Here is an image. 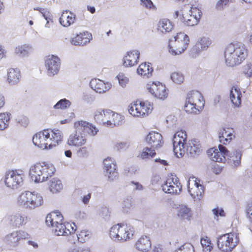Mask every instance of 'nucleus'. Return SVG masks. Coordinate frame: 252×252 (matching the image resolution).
Returning <instances> with one entry per match:
<instances>
[{"mask_svg": "<svg viewBox=\"0 0 252 252\" xmlns=\"http://www.w3.org/2000/svg\"><path fill=\"white\" fill-rule=\"evenodd\" d=\"M248 50L244 45L230 43L224 50L223 56L226 65L233 67L240 64L246 59Z\"/></svg>", "mask_w": 252, "mask_h": 252, "instance_id": "obj_3", "label": "nucleus"}, {"mask_svg": "<svg viewBox=\"0 0 252 252\" xmlns=\"http://www.w3.org/2000/svg\"><path fill=\"white\" fill-rule=\"evenodd\" d=\"M45 65L50 75L56 74L60 69V59L56 56L49 55L45 59Z\"/></svg>", "mask_w": 252, "mask_h": 252, "instance_id": "obj_15", "label": "nucleus"}, {"mask_svg": "<svg viewBox=\"0 0 252 252\" xmlns=\"http://www.w3.org/2000/svg\"><path fill=\"white\" fill-rule=\"evenodd\" d=\"M49 189L53 193H56L62 190L63 185L61 181L54 179L50 182Z\"/></svg>", "mask_w": 252, "mask_h": 252, "instance_id": "obj_39", "label": "nucleus"}, {"mask_svg": "<svg viewBox=\"0 0 252 252\" xmlns=\"http://www.w3.org/2000/svg\"><path fill=\"white\" fill-rule=\"evenodd\" d=\"M32 51V49L29 46H21L16 47L15 53L16 55L19 57H24L28 55Z\"/></svg>", "mask_w": 252, "mask_h": 252, "instance_id": "obj_41", "label": "nucleus"}, {"mask_svg": "<svg viewBox=\"0 0 252 252\" xmlns=\"http://www.w3.org/2000/svg\"><path fill=\"white\" fill-rule=\"evenodd\" d=\"M240 238L239 234L231 232L219 236L218 238V248L223 252H231L239 244Z\"/></svg>", "mask_w": 252, "mask_h": 252, "instance_id": "obj_6", "label": "nucleus"}, {"mask_svg": "<svg viewBox=\"0 0 252 252\" xmlns=\"http://www.w3.org/2000/svg\"><path fill=\"white\" fill-rule=\"evenodd\" d=\"M111 114V110L109 109H99L96 110L94 115L95 122L100 125H108L109 117Z\"/></svg>", "mask_w": 252, "mask_h": 252, "instance_id": "obj_26", "label": "nucleus"}, {"mask_svg": "<svg viewBox=\"0 0 252 252\" xmlns=\"http://www.w3.org/2000/svg\"><path fill=\"white\" fill-rule=\"evenodd\" d=\"M174 27V24L169 19L162 18L158 23L157 30L162 33H167L172 31Z\"/></svg>", "mask_w": 252, "mask_h": 252, "instance_id": "obj_31", "label": "nucleus"}, {"mask_svg": "<svg viewBox=\"0 0 252 252\" xmlns=\"http://www.w3.org/2000/svg\"><path fill=\"white\" fill-rule=\"evenodd\" d=\"M211 44V41L209 38L203 37L197 41L195 46L198 51H202L206 50Z\"/></svg>", "mask_w": 252, "mask_h": 252, "instance_id": "obj_36", "label": "nucleus"}, {"mask_svg": "<svg viewBox=\"0 0 252 252\" xmlns=\"http://www.w3.org/2000/svg\"><path fill=\"white\" fill-rule=\"evenodd\" d=\"M18 122L22 126H27L29 125L30 121L27 117L22 116L19 119Z\"/></svg>", "mask_w": 252, "mask_h": 252, "instance_id": "obj_60", "label": "nucleus"}, {"mask_svg": "<svg viewBox=\"0 0 252 252\" xmlns=\"http://www.w3.org/2000/svg\"><path fill=\"white\" fill-rule=\"evenodd\" d=\"M26 217L22 216L20 214H16L10 217L9 223L13 227H19L26 223Z\"/></svg>", "mask_w": 252, "mask_h": 252, "instance_id": "obj_35", "label": "nucleus"}, {"mask_svg": "<svg viewBox=\"0 0 252 252\" xmlns=\"http://www.w3.org/2000/svg\"><path fill=\"white\" fill-rule=\"evenodd\" d=\"M78 154L81 157L87 156L89 154V148L86 146L80 147L78 150Z\"/></svg>", "mask_w": 252, "mask_h": 252, "instance_id": "obj_59", "label": "nucleus"}, {"mask_svg": "<svg viewBox=\"0 0 252 252\" xmlns=\"http://www.w3.org/2000/svg\"><path fill=\"white\" fill-rule=\"evenodd\" d=\"M117 78L120 85L122 87H125L129 82L128 78L123 73H119L117 76Z\"/></svg>", "mask_w": 252, "mask_h": 252, "instance_id": "obj_51", "label": "nucleus"}, {"mask_svg": "<svg viewBox=\"0 0 252 252\" xmlns=\"http://www.w3.org/2000/svg\"><path fill=\"white\" fill-rule=\"evenodd\" d=\"M186 98L189 100V102L193 103L197 109L202 111L204 108L205 100L200 92L196 91H190L187 94Z\"/></svg>", "mask_w": 252, "mask_h": 252, "instance_id": "obj_21", "label": "nucleus"}, {"mask_svg": "<svg viewBox=\"0 0 252 252\" xmlns=\"http://www.w3.org/2000/svg\"><path fill=\"white\" fill-rule=\"evenodd\" d=\"M189 42V36L184 33H178L174 39L170 40L169 51L175 55L183 53L188 48Z\"/></svg>", "mask_w": 252, "mask_h": 252, "instance_id": "obj_8", "label": "nucleus"}, {"mask_svg": "<svg viewBox=\"0 0 252 252\" xmlns=\"http://www.w3.org/2000/svg\"><path fill=\"white\" fill-rule=\"evenodd\" d=\"M9 120L10 115L8 113H0V130H3L8 126Z\"/></svg>", "mask_w": 252, "mask_h": 252, "instance_id": "obj_43", "label": "nucleus"}, {"mask_svg": "<svg viewBox=\"0 0 252 252\" xmlns=\"http://www.w3.org/2000/svg\"><path fill=\"white\" fill-rule=\"evenodd\" d=\"M23 173L22 170L9 171L6 174L4 182L7 187L14 188L23 182Z\"/></svg>", "mask_w": 252, "mask_h": 252, "instance_id": "obj_14", "label": "nucleus"}, {"mask_svg": "<svg viewBox=\"0 0 252 252\" xmlns=\"http://www.w3.org/2000/svg\"><path fill=\"white\" fill-rule=\"evenodd\" d=\"M75 15L68 10L64 11L60 18V22L63 27H68L75 21Z\"/></svg>", "mask_w": 252, "mask_h": 252, "instance_id": "obj_33", "label": "nucleus"}, {"mask_svg": "<svg viewBox=\"0 0 252 252\" xmlns=\"http://www.w3.org/2000/svg\"><path fill=\"white\" fill-rule=\"evenodd\" d=\"M104 168L108 174L110 180L115 179L118 175L116 162L111 158H107L103 160Z\"/></svg>", "mask_w": 252, "mask_h": 252, "instance_id": "obj_19", "label": "nucleus"}, {"mask_svg": "<svg viewBox=\"0 0 252 252\" xmlns=\"http://www.w3.org/2000/svg\"><path fill=\"white\" fill-rule=\"evenodd\" d=\"M6 51L1 45L0 44V60L6 57Z\"/></svg>", "mask_w": 252, "mask_h": 252, "instance_id": "obj_61", "label": "nucleus"}, {"mask_svg": "<svg viewBox=\"0 0 252 252\" xmlns=\"http://www.w3.org/2000/svg\"><path fill=\"white\" fill-rule=\"evenodd\" d=\"M218 148L219 149L214 147L209 149L207 152V155L214 161L224 162L229 155V151L221 144H220Z\"/></svg>", "mask_w": 252, "mask_h": 252, "instance_id": "obj_12", "label": "nucleus"}, {"mask_svg": "<svg viewBox=\"0 0 252 252\" xmlns=\"http://www.w3.org/2000/svg\"><path fill=\"white\" fill-rule=\"evenodd\" d=\"M134 229L126 223H118L111 227L109 235L115 241L125 242L130 239L133 235Z\"/></svg>", "mask_w": 252, "mask_h": 252, "instance_id": "obj_5", "label": "nucleus"}, {"mask_svg": "<svg viewBox=\"0 0 252 252\" xmlns=\"http://www.w3.org/2000/svg\"><path fill=\"white\" fill-rule=\"evenodd\" d=\"M55 172V168L52 164L45 162H38L32 165L29 174L35 182L39 183L47 180Z\"/></svg>", "mask_w": 252, "mask_h": 252, "instance_id": "obj_4", "label": "nucleus"}, {"mask_svg": "<svg viewBox=\"0 0 252 252\" xmlns=\"http://www.w3.org/2000/svg\"><path fill=\"white\" fill-rule=\"evenodd\" d=\"M75 129V132L69 135L67 140V144L70 146L82 147L87 143V139L85 134L82 133V130Z\"/></svg>", "mask_w": 252, "mask_h": 252, "instance_id": "obj_16", "label": "nucleus"}, {"mask_svg": "<svg viewBox=\"0 0 252 252\" xmlns=\"http://www.w3.org/2000/svg\"><path fill=\"white\" fill-rule=\"evenodd\" d=\"M231 1L232 0H220L216 4V8L218 10H221Z\"/></svg>", "mask_w": 252, "mask_h": 252, "instance_id": "obj_55", "label": "nucleus"}, {"mask_svg": "<svg viewBox=\"0 0 252 252\" xmlns=\"http://www.w3.org/2000/svg\"><path fill=\"white\" fill-rule=\"evenodd\" d=\"M63 221V217L58 211H52L49 213L46 218V223L52 227Z\"/></svg>", "mask_w": 252, "mask_h": 252, "instance_id": "obj_25", "label": "nucleus"}, {"mask_svg": "<svg viewBox=\"0 0 252 252\" xmlns=\"http://www.w3.org/2000/svg\"><path fill=\"white\" fill-rule=\"evenodd\" d=\"M235 137L234 130L231 127H223L219 130V141L223 145L229 144Z\"/></svg>", "mask_w": 252, "mask_h": 252, "instance_id": "obj_20", "label": "nucleus"}, {"mask_svg": "<svg viewBox=\"0 0 252 252\" xmlns=\"http://www.w3.org/2000/svg\"><path fill=\"white\" fill-rule=\"evenodd\" d=\"M140 3L145 8L149 9H156V7L151 0H140Z\"/></svg>", "mask_w": 252, "mask_h": 252, "instance_id": "obj_53", "label": "nucleus"}, {"mask_svg": "<svg viewBox=\"0 0 252 252\" xmlns=\"http://www.w3.org/2000/svg\"><path fill=\"white\" fill-rule=\"evenodd\" d=\"M156 155V152L154 149H152L151 148H145L140 153L139 157L142 159H146L152 158Z\"/></svg>", "mask_w": 252, "mask_h": 252, "instance_id": "obj_40", "label": "nucleus"}, {"mask_svg": "<svg viewBox=\"0 0 252 252\" xmlns=\"http://www.w3.org/2000/svg\"><path fill=\"white\" fill-rule=\"evenodd\" d=\"M146 89L154 97L160 99H165L168 96L166 86L158 81L150 82L146 85Z\"/></svg>", "mask_w": 252, "mask_h": 252, "instance_id": "obj_10", "label": "nucleus"}, {"mask_svg": "<svg viewBox=\"0 0 252 252\" xmlns=\"http://www.w3.org/2000/svg\"><path fill=\"white\" fill-rule=\"evenodd\" d=\"M187 141V135L185 131H177L173 138V150L177 157H182L185 154H195L199 148L192 141Z\"/></svg>", "mask_w": 252, "mask_h": 252, "instance_id": "obj_2", "label": "nucleus"}, {"mask_svg": "<svg viewBox=\"0 0 252 252\" xmlns=\"http://www.w3.org/2000/svg\"><path fill=\"white\" fill-rule=\"evenodd\" d=\"M162 190L167 193L179 194L182 190V185L179 179L174 175L169 176L162 185Z\"/></svg>", "mask_w": 252, "mask_h": 252, "instance_id": "obj_11", "label": "nucleus"}, {"mask_svg": "<svg viewBox=\"0 0 252 252\" xmlns=\"http://www.w3.org/2000/svg\"><path fill=\"white\" fill-rule=\"evenodd\" d=\"M190 14L194 16L199 21L202 15L201 11L196 7L191 6L190 9Z\"/></svg>", "mask_w": 252, "mask_h": 252, "instance_id": "obj_52", "label": "nucleus"}, {"mask_svg": "<svg viewBox=\"0 0 252 252\" xmlns=\"http://www.w3.org/2000/svg\"><path fill=\"white\" fill-rule=\"evenodd\" d=\"M247 216L250 220L252 219V208L250 207L247 210Z\"/></svg>", "mask_w": 252, "mask_h": 252, "instance_id": "obj_64", "label": "nucleus"}, {"mask_svg": "<svg viewBox=\"0 0 252 252\" xmlns=\"http://www.w3.org/2000/svg\"><path fill=\"white\" fill-rule=\"evenodd\" d=\"M186 22V26H193L196 25L199 23V21L191 14H189V19Z\"/></svg>", "mask_w": 252, "mask_h": 252, "instance_id": "obj_54", "label": "nucleus"}, {"mask_svg": "<svg viewBox=\"0 0 252 252\" xmlns=\"http://www.w3.org/2000/svg\"><path fill=\"white\" fill-rule=\"evenodd\" d=\"M40 12L42 14L43 17L47 20L46 24V27H50V23H53V20L52 19V14L46 8L40 9Z\"/></svg>", "mask_w": 252, "mask_h": 252, "instance_id": "obj_48", "label": "nucleus"}, {"mask_svg": "<svg viewBox=\"0 0 252 252\" xmlns=\"http://www.w3.org/2000/svg\"><path fill=\"white\" fill-rule=\"evenodd\" d=\"M200 243L202 247L203 252H210L213 249V244L211 241L207 237L201 238Z\"/></svg>", "mask_w": 252, "mask_h": 252, "instance_id": "obj_45", "label": "nucleus"}, {"mask_svg": "<svg viewBox=\"0 0 252 252\" xmlns=\"http://www.w3.org/2000/svg\"><path fill=\"white\" fill-rule=\"evenodd\" d=\"M180 252H194L193 247L190 244H185L180 247Z\"/></svg>", "mask_w": 252, "mask_h": 252, "instance_id": "obj_58", "label": "nucleus"}, {"mask_svg": "<svg viewBox=\"0 0 252 252\" xmlns=\"http://www.w3.org/2000/svg\"><path fill=\"white\" fill-rule=\"evenodd\" d=\"M92 39V34L88 32H80L71 39L72 44L76 46H84Z\"/></svg>", "mask_w": 252, "mask_h": 252, "instance_id": "obj_24", "label": "nucleus"}, {"mask_svg": "<svg viewBox=\"0 0 252 252\" xmlns=\"http://www.w3.org/2000/svg\"><path fill=\"white\" fill-rule=\"evenodd\" d=\"M63 139L62 131L58 128H47L36 132L32 137L33 144L43 150L52 149Z\"/></svg>", "mask_w": 252, "mask_h": 252, "instance_id": "obj_1", "label": "nucleus"}, {"mask_svg": "<svg viewBox=\"0 0 252 252\" xmlns=\"http://www.w3.org/2000/svg\"><path fill=\"white\" fill-rule=\"evenodd\" d=\"M91 195L90 193H89L87 195L84 196L83 198V202L85 204H87L89 202V201L91 198Z\"/></svg>", "mask_w": 252, "mask_h": 252, "instance_id": "obj_63", "label": "nucleus"}, {"mask_svg": "<svg viewBox=\"0 0 252 252\" xmlns=\"http://www.w3.org/2000/svg\"><path fill=\"white\" fill-rule=\"evenodd\" d=\"M171 79L175 83L181 84L183 83L185 80L183 74L180 72H174L171 74Z\"/></svg>", "mask_w": 252, "mask_h": 252, "instance_id": "obj_47", "label": "nucleus"}, {"mask_svg": "<svg viewBox=\"0 0 252 252\" xmlns=\"http://www.w3.org/2000/svg\"><path fill=\"white\" fill-rule=\"evenodd\" d=\"M187 186L189 192L193 197H200L204 193V188L200 179L194 176L189 177Z\"/></svg>", "mask_w": 252, "mask_h": 252, "instance_id": "obj_13", "label": "nucleus"}, {"mask_svg": "<svg viewBox=\"0 0 252 252\" xmlns=\"http://www.w3.org/2000/svg\"><path fill=\"white\" fill-rule=\"evenodd\" d=\"M5 105V98L4 96L0 94V110Z\"/></svg>", "mask_w": 252, "mask_h": 252, "instance_id": "obj_62", "label": "nucleus"}, {"mask_svg": "<svg viewBox=\"0 0 252 252\" xmlns=\"http://www.w3.org/2000/svg\"><path fill=\"white\" fill-rule=\"evenodd\" d=\"M52 228L53 231L57 236L68 235L74 231L70 224L63 222L55 225Z\"/></svg>", "mask_w": 252, "mask_h": 252, "instance_id": "obj_28", "label": "nucleus"}, {"mask_svg": "<svg viewBox=\"0 0 252 252\" xmlns=\"http://www.w3.org/2000/svg\"><path fill=\"white\" fill-rule=\"evenodd\" d=\"M140 52L137 50H130L123 58V64L126 67H132L137 64L139 59Z\"/></svg>", "mask_w": 252, "mask_h": 252, "instance_id": "obj_22", "label": "nucleus"}, {"mask_svg": "<svg viewBox=\"0 0 252 252\" xmlns=\"http://www.w3.org/2000/svg\"><path fill=\"white\" fill-rule=\"evenodd\" d=\"M77 239L79 242L83 243L88 241L91 237L90 231L87 230H81L77 234Z\"/></svg>", "mask_w": 252, "mask_h": 252, "instance_id": "obj_44", "label": "nucleus"}, {"mask_svg": "<svg viewBox=\"0 0 252 252\" xmlns=\"http://www.w3.org/2000/svg\"><path fill=\"white\" fill-rule=\"evenodd\" d=\"M146 140L148 144L154 149L160 148L163 144L161 134L155 131L149 132L146 138Z\"/></svg>", "mask_w": 252, "mask_h": 252, "instance_id": "obj_18", "label": "nucleus"}, {"mask_svg": "<svg viewBox=\"0 0 252 252\" xmlns=\"http://www.w3.org/2000/svg\"><path fill=\"white\" fill-rule=\"evenodd\" d=\"M242 73L247 77H252V63H248L242 67Z\"/></svg>", "mask_w": 252, "mask_h": 252, "instance_id": "obj_49", "label": "nucleus"}, {"mask_svg": "<svg viewBox=\"0 0 252 252\" xmlns=\"http://www.w3.org/2000/svg\"><path fill=\"white\" fill-rule=\"evenodd\" d=\"M129 147V144L126 142H118L115 145L114 148L117 151L126 150Z\"/></svg>", "mask_w": 252, "mask_h": 252, "instance_id": "obj_56", "label": "nucleus"}, {"mask_svg": "<svg viewBox=\"0 0 252 252\" xmlns=\"http://www.w3.org/2000/svg\"><path fill=\"white\" fill-rule=\"evenodd\" d=\"M42 197L37 193L25 191L21 193L18 199V203L25 207L34 208L43 203Z\"/></svg>", "mask_w": 252, "mask_h": 252, "instance_id": "obj_9", "label": "nucleus"}, {"mask_svg": "<svg viewBox=\"0 0 252 252\" xmlns=\"http://www.w3.org/2000/svg\"><path fill=\"white\" fill-rule=\"evenodd\" d=\"M175 18H178V20L186 26L187 21L189 19V14L185 12L183 9L180 11H176L174 14Z\"/></svg>", "mask_w": 252, "mask_h": 252, "instance_id": "obj_46", "label": "nucleus"}, {"mask_svg": "<svg viewBox=\"0 0 252 252\" xmlns=\"http://www.w3.org/2000/svg\"><path fill=\"white\" fill-rule=\"evenodd\" d=\"M177 215L182 220H190L192 216L191 209L184 205H180L177 207Z\"/></svg>", "mask_w": 252, "mask_h": 252, "instance_id": "obj_30", "label": "nucleus"}, {"mask_svg": "<svg viewBox=\"0 0 252 252\" xmlns=\"http://www.w3.org/2000/svg\"><path fill=\"white\" fill-rule=\"evenodd\" d=\"M70 105V102L69 100L66 99H63L58 101L54 106L55 109H64L68 107Z\"/></svg>", "mask_w": 252, "mask_h": 252, "instance_id": "obj_50", "label": "nucleus"}, {"mask_svg": "<svg viewBox=\"0 0 252 252\" xmlns=\"http://www.w3.org/2000/svg\"><path fill=\"white\" fill-rule=\"evenodd\" d=\"M228 158L232 165L234 167L238 166L241 163V153L239 151H235Z\"/></svg>", "mask_w": 252, "mask_h": 252, "instance_id": "obj_38", "label": "nucleus"}, {"mask_svg": "<svg viewBox=\"0 0 252 252\" xmlns=\"http://www.w3.org/2000/svg\"><path fill=\"white\" fill-rule=\"evenodd\" d=\"M184 109L189 114H197L201 111L200 109H197L193 103L189 102V100L187 98L186 99Z\"/></svg>", "mask_w": 252, "mask_h": 252, "instance_id": "obj_37", "label": "nucleus"}, {"mask_svg": "<svg viewBox=\"0 0 252 252\" xmlns=\"http://www.w3.org/2000/svg\"><path fill=\"white\" fill-rule=\"evenodd\" d=\"M74 127L83 132H86L89 135L95 136L98 132V129L92 124L84 121H78L74 123Z\"/></svg>", "mask_w": 252, "mask_h": 252, "instance_id": "obj_17", "label": "nucleus"}, {"mask_svg": "<svg viewBox=\"0 0 252 252\" xmlns=\"http://www.w3.org/2000/svg\"><path fill=\"white\" fill-rule=\"evenodd\" d=\"M212 212L214 215L218 217H224L225 216V213L223 210V209L221 208H219L218 207L213 209L212 210Z\"/></svg>", "mask_w": 252, "mask_h": 252, "instance_id": "obj_57", "label": "nucleus"}, {"mask_svg": "<svg viewBox=\"0 0 252 252\" xmlns=\"http://www.w3.org/2000/svg\"><path fill=\"white\" fill-rule=\"evenodd\" d=\"M92 89L98 93H103L109 90L111 88V84L108 82H104L98 79H93L90 83Z\"/></svg>", "mask_w": 252, "mask_h": 252, "instance_id": "obj_23", "label": "nucleus"}, {"mask_svg": "<svg viewBox=\"0 0 252 252\" xmlns=\"http://www.w3.org/2000/svg\"><path fill=\"white\" fill-rule=\"evenodd\" d=\"M136 247L141 252L149 251L151 248V243L149 238L146 236L141 237L136 243Z\"/></svg>", "mask_w": 252, "mask_h": 252, "instance_id": "obj_34", "label": "nucleus"}, {"mask_svg": "<svg viewBox=\"0 0 252 252\" xmlns=\"http://www.w3.org/2000/svg\"><path fill=\"white\" fill-rule=\"evenodd\" d=\"M154 69L150 63H142L137 68V73L144 78H149L153 74Z\"/></svg>", "mask_w": 252, "mask_h": 252, "instance_id": "obj_29", "label": "nucleus"}, {"mask_svg": "<svg viewBox=\"0 0 252 252\" xmlns=\"http://www.w3.org/2000/svg\"><path fill=\"white\" fill-rule=\"evenodd\" d=\"M153 109V104L148 101L137 100L129 105L128 110L131 115L143 118L148 116Z\"/></svg>", "mask_w": 252, "mask_h": 252, "instance_id": "obj_7", "label": "nucleus"}, {"mask_svg": "<svg viewBox=\"0 0 252 252\" xmlns=\"http://www.w3.org/2000/svg\"><path fill=\"white\" fill-rule=\"evenodd\" d=\"M123 120L122 116L117 113L111 111L109 117V125H114L115 126L119 125Z\"/></svg>", "mask_w": 252, "mask_h": 252, "instance_id": "obj_42", "label": "nucleus"}, {"mask_svg": "<svg viewBox=\"0 0 252 252\" xmlns=\"http://www.w3.org/2000/svg\"><path fill=\"white\" fill-rule=\"evenodd\" d=\"M21 78V75L19 69L13 68L9 69L7 73V81L10 85L17 84Z\"/></svg>", "mask_w": 252, "mask_h": 252, "instance_id": "obj_32", "label": "nucleus"}, {"mask_svg": "<svg viewBox=\"0 0 252 252\" xmlns=\"http://www.w3.org/2000/svg\"><path fill=\"white\" fill-rule=\"evenodd\" d=\"M230 99L233 105L236 107H239L242 103V94L241 89L238 86H233L230 91L229 94Z\"/></svg>", "mask_w": 252, "mask_h": 252, "instance_id": "obj_27", "label": "nucleus"}]
</instances>
